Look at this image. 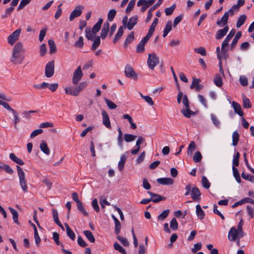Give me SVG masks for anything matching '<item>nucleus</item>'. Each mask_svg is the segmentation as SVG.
<instances>
[{"instance_id":"nucleus-1","label":"nucleus","mask_w":254,"mask_h":254,"mask_svg":"<svg viewBox=\"0 0 254 254\" xmlns=\"http://www.w3.org/2000/svg\"><path fill=\"white\" fill-rule=\"evenodd\" d=\"M243 224L244 221L241 218L238 224L237 229L235 227H233L230 229L228 235V238L230 241H235L237 239L239 240L244 236V233L243 230Z\"/></svg>"},{"instance_id":"nucleus-2","label":"nucleus","mask_w":254,"mask_h":254,"mask_svg":"<svg viewBox=\"0 0 254 254\" xmlns=\"http://www.w3.org/2000/svg\"><path fill=\"white\" fill-rule=\"evenodd\" d=\"M182 103L184 105V107L181 110V113L185 117L190 118L191 116L195 115V112L190 109L188 98L186 94H185L184 97L182 100Z\"/></svg>"},{"instance_id":"nucleus-3","label":"nucleus","mask_w":254,"mask_h":254,"mask_svg":"<svg viewBox=\"0 0 254 254\" xmlns=\"http://www.w3.org/2000/svg\"><path fill=\"white\" fill-rule=\"evenodd\" d=\"M18 176L19 180L20 185L24 192H26L28 191V187L27 181L25 177V174L22 168L19 166H16Z\"/></svg>"},{"instance_id":"nucleus-4","label":"nucleus","mask_w":254,"mask_h":254,"mask_svg":"<svg viewBox=\"0 0 254 254\" xmlns=\"http://www.w3.org/2000/svg\"><path fill=\"white\" fill-rule=\"evenodd\" d=\"M159 63V59L154 53L148 54L147 64L150 69H154L155 66L158 65Z\"/></svg>"},{"instance_id":"nucleus-5","label":"nucleus","mask_w":254,"mask_h":254,"mask_svg":"<svg viewBox=\"0 0 254 254\" xmlns=\"http://www.w3.org/2000/svg\"><path fill=\"white\" fill-rule=\"evenodd\" d=\"M21 32V29L20 28H18L11 34H10L7 37L8 43L11 46H12L14 43L18 39Z\"/></svg>"},{"instance_id":"nucleus-6","label":"nucleus","mask_w":254,"mask_h":254,"mask_svg":"<svg viewBox=\"0 0 254 254\" xmlns=\"http://www.w3.org/2000/svg\"><path fill=\"white\" fill-rule=\"evenodd\" d=\"M83 76L81 66H79L74 71L72 78V82L73 84H77Z\"/></svg>"},{"instance_id":"nucleus-7","label":"nucleus","mask_w":254,"mask_h":254,"mask_svg":"<svg viewBox=\"0 0 254 254\" xmlns=\"http://www.w3.org/2000/svg\"><path fill=\"white\" fill-rule=\"evenodd\" d=\"M54 61H50L45 66V76L48 78L52 77L54 74Z\"/></svg>"},{"instance_id":"nucleus-8","label":"nucleus","mask_w":254,"mask_h":254,"mask_svg":"<svg viewBox=\"0 0 254 254\" xmlns=\"http://www.w3.org/2000/svg\"><path fill=\"white\" fill-rule=\"evenodd\" d=\"M156 0H139L137 3L138 6H142L141 8V12L145 11L148 7L152 5Z\"/></svg>"},{"instance_id":"nucleus-9","label":"nucleus","mask_w":254,"mask_h":254,"mask_svg":"<svg viewBox=\"0 0 254 254\" xmlns=\"http://www.w3.org/2000/svg\"><path fill=\"white\" fill-rule=\"evenodd\" d=\"M125 74L126 77L133 79H136L137 75L132 67L129 64H127L125 68Z\"/></svg>"},{"instance_id":"nucleus-10","label":"nucleus","mask_w":254,"mask_h":254,"mask_svg":"<svg viewBox=\"0 0 254 254\" xmlns=\"http://www.w3.org/2000/svg\"><path fill=\"white\" fill-rule=\"evenodd\" d=\"M84 8L82 5H77L74 9L71 12L69 16V20L72 21L75 17L79 16L82 13V10Z\"/></svg>"},{"instance_id":"nucleus-11","label":"nucleus","mask_w":254,"mask_h":254,"mask_svg":"<svg viewBox=\"0 0 254 254\" xmlns=\"http://www.w3.org/2000/svg\"><path fill=\"white\" fill-rule=\"evenodd\" d=\"M24 59V56L19 53H12L10 61L14 64H21Z\"/></svg>"},{"instance_id":"nucleus-12","label":"nucleus","mask_w":254,"mask_h":254,"mask_svg":"<svg viewBox=\"0 0 254 254\" xmlns=\"http://www.w3.org/2000/svg\"><path fill=\"white\" fill-rule=\"evenodd\" d=\"M145 142V139L142 136H139L136 141L135 146L136 148L130 150V153L133 155L137 154L140 149V145Z\"/></svg>"},{"instance_id":"nucleus-13","label":"nucleus","mask_w":254,"mask_h":254,"mask_svg":"<svg viewBox=\"0 0 254 254\" xmlns=\"http://www.w3.org/2000/svg\"><path fill=\"white\" fill-rule=\"evenodd\" d=\"M190 195L193 201H199L200 200L201 192L198 188L196 187H193L191 191Z\"/></svg>"},{"instance_id":"nucleus-14","label":"nucleus","mask_w":254,"mask_h":254,"mask_svg":"<svg viewBox=\"0 0 254 254\" xmlns=\"http://www.w3.org/2000/svg\"><path fill=\"white\" fill-rule=\"evenodd\" d=\"M102 121L103 125L107 128L111 129V125L108 113L104 110L102 111Z\"/></svg>"},{"instance_id":"nucleus-15","label":"nucleus","mask_w":254,"mask_h":254,"mask_svg":"<svg viewBox=\"0 0 254 254\" xmlns=\"http://www.w3.org/2000/svg\"><path fill=\"white\" fill-rule=\"evenodd\" d=\"M149 40V38L145 36L139 42L136 47V52L138 53H141L144 51V46L147 41Z\"/></svg>"},{"instance_id":"nucleus-16","label":"nucleus","mask_w":254,"mask_h":254,"mask_svg":"<svg viewBox=\"0 0 254 254\" xmlns=\"http://www.w3.org/2000/svg\"><path fill=\"white\" fill-rule=\"evenodd\" d=\"M138 21V16L135 15L130 17L127 24V28L129 30H132Z\"/></svg>"},{"instance_id":"nucleus-17","label":"nucleus","mask_w":254,"mask_h":254,"mask_svg":"<svg viewBox=\"0 0 254 254\" xmlns=\"http://www.w3.org/2000/svg\"><path fill=\"white\" fill-rule=\"evenodd\" d=\"M148 193L151 196L152 198V201L154 203H157L161 200H165L166 198L158 194L154 193L151 191H148Z\"/></svg>"},{"instance_id":"nucleus-18","label":"nucleus","mask_w":254,"mask_h":254,"mask_svg":"<svg viewBox=\"0 0 254 254\" xmlns=\"http://www.w3.org/2000/svg\"><path fill=\"white\" fill-rule=\"evenodd\" d=\"M200 81V79L193 78L190 88H195L197 91H199L203 88V85L199 84Z\"/></svg>"},{"instance_id":"nucleus-19","label":"nucleus","mask_w":254,"mask_h":254,"mask_svg":"<svg viewBox=\"0 0 254 254\" xmlns=\"http://www.w3.org/2000/svg\"><path fill=\"white\" fill-rule=\"evenodd\" d=\"M228 26H225L223 29L219 30L216 33V39L219 40L222 39L228 32Z\"/></svg>"},{"instance_id":"nucleus-20","label":"nucleus","mask_w":254,"mask_h":254,"mask_svg":"<svg viewBox=\"0 0 254 254\" xmlns=\"http://www.w3.org/2000/svg\"><path fill=\"white\" fill-rule=\"evenodd\" d=\"M158 183L163 185H171L174 183L172 179L170 178H161L157 179Z\"/></svg>"},{"instance_id":"nucleus-21","label":"nucleus","mask_w":254,"mask_h":254,"mask_svg":"<svg viewBox=\"0 0 254 254\" xmlns=\"http://www.w3.org/2000/svg\"><path fill=\"white\" fill-rule=\"evenodd\" d=\"M232 105L236 113L238 114L241 117L244 115V113L241 106L239 103L233 101L232 102Z\"/></svg>"},{"instance_id":"nucleus-22","label":"nucleus","mask_w":254,"mask_h":254,"mask_svg":"<svg viewBox=\"0 0 254 254\" xmlns=\"http://www.w3.org/2000/svg\"><path fill=\"white\" fill-rule=\"evenodd\" d=\"M24 51V49L23 48V45L21 42L17 43L13 48L12 53H19L23 52Z\"/></svg>"},{"instance_id":"nucleus-23","label":"nucleus","mask_w":254,"mask_h":254,"mask_svg":"<svg viewBox=\"0 0 254 254\" xmlns=\"http://www.w3.org/2000/svg\"><path fill=\"white\" fill-rule=\"evenodd\" d=\"M228 14L227 13H225L220 19L219 18L217 19L216 22L217 25L219 26L221 24L222 25H226L228 23Z\"/></svg>"},{"instance_id":"nucleus-24","label":"nucleus","mask_w":254,"mask_h":254,"mask_svg":"<svg viewBox=\"0 0 254 254\" xmlns=\"http://www.w3.org/2000/svg\"><path fill=\"white\" fill-rule=\"evenodd\" d=\"M67 236L72 241L75 239V235L67 223L64 224Z\"/></svg>"},{"instance_id":"nucleus-25","label":"nucleus","mask_w":254,"mask_h":254,"mask_svg":"<svg viewBox=\"0 0 254 254\" xmlns=\"http://www.w3.org/2000/svg\"><path fill=\"white\" fill-rule=\"evenodd\" d=\"M127 157L126 154H123L121 155L120 160L118 163V169L120 171H122L124 169L125 163L127 160Z\"/></svg>"},{"instance_id":"nucleus-26","label":"nucleus","mask_w":254,"mask_h":254,"mask_svg":"<svg viewBox=\"0 0 254 254\" xmlns=\"http://www.w3.org/2000/svg\"><path fill=\"white\" fill-rule=\"evenodd\" d=\"M9 158L12 161L19 165H24V162L21 159L16 157L13 153H10Z\"/></svg>"},{"instance_id":"nucleus-27","label":"nucleus","mask_w":254,"mask_h":254,"mask_svg":"<svg viewBox=\"0 0 254 254\" xmlns=\"http://www.w3.org/2000/svg\"><path fill=\"white\" fill-rule=\"evenodd\" d=\"M242 36V33L241 31H238L235 37H234V38L233 39V41H232V42L231 44V50H233L235 46H236L237 43H238V40H239V39Z\"/></svg>"},{"instance_id":"nucleus-28","label":"nucleus","mask_w":254,"mask_h":254,"mask_svg":"<svg viewBox=\"0 0 254 254\" xmlns=\"http://www.w3.org/2000/svg\"><path fill=\"white\" fill-rule=\"evenodd\" d=\"M40 148L41 150L46 155H49L50 149L48 147L47 143L45 141H41V143L40 144Z\"/></svg>"},{"instance_id":"nucleus-29","label":"nucleus","mask_w":254,"mask_h":254,"mask_svg":"<svg viewBox=\"0 0 254 254\" xmlns=\"http://www.w3.org/2000/svg\"><path fill=\"white\" fill-rule=\"evenodd\" d=\"M124 33V27L120 26L113 40V43H116L122 36Z\"/></svg>"},{"instance_id":"nucleus-30","label":"nucleus","mask_w":254,"mask_h":254,"mask_svg":"<svg viewBox=\"0 0 254 254\" xmlns=\"http://www.w3.org/2000/svg\"><path fill=\"white\" fill-rule=\"evenodd\" d=\"M214 84L219 87L223 85V81L221 76L219 74H216L213 79Z\"/></svg>"},{"instance_id":"nucleus-31","label":"nucleus","mask_w":254,"mask_h":254,"mask_svg":"<svg viewBox=\"0 0 254 254\" xmlns=\"http://www.w3.org/2000/svg\"><path fill=\"white\" fill-rule=\"evenodd\" d=\"M196 213L198 217L200 219H203L204 217L205 214L201 206L199 204L196 205Z\"/></svg>"},{"instance_id":"nucleus-32","label":"nucleus","mask_w":254,"mask_h":254,"mask_svg":"<svg viewBox=\"0 0 254 254\" xmlns=\"http://www.w3.org/2000/svg\"><path fill=\"white\" fill-rule=\"evenodd\" d=\"M247 19V16L245 14H242L239 16L238 18V21L236 23V26L237 28L240 27L242 26L245 22H246Z\"/></svg>"},{"instance_id":"nucleus-33","label":"nucleus","mask_w":254,"mask_h":254,"mask_svg":"<svg viewBox=\"0 0 254 254\" xmlns=\"http://www.w3.org/2000/svg\"><path fill=\"white\" fill-rule=\"evenodd\" d=\"M8 209L12 214V219L14 222L18 224V213L17 211L11 207H9Z\"/></svg>"},{"instance_id":"nucleus-34","label":"nucleus","mask_w":254,"mask_h":254,"mask_svg":"<svg viewBox=\"0 0 254 254\" xmlns=\"http://www.w3.org/2000/svg\"><path fill=\"white\" fill-rule=\"evenodd\" d=\"M86 37V38L91 41H93L95 37L96 33H94L89 28L85 29Z\"/></svg>"},{"instance_id":"nucleus-35","label":"nucleus","mask_w":254,"mask_h":254,"mask_svg":"<svg viewBox=\"0 0 254 254\" xmlns=\"http://www.w3.org/2000/svg\"><path fill=\"white\" fill-rule=\"evenodd\" d=\"M83 233L89 242L91 243H94L95 242V237L91 231L89 230H85L83 231Z\"/></svg>"},{"instance_id":"nucleus-36","label":"nucleus","mask_w":254,"mask_h":254,"mask_svg":"<svg viewBox=\"0 0 254 254\" xmlns=\"http://www.w3.org/2000/svg\"><path fill=\"white\" fill-rule=\"evenodd\" d=\"M103 23L102 19L100 18L99 19L98 22L93 26L92 29V31L94 33H97L100 29L101 26Z\"/></svg>"},{"instance_id":"nucleus-37","label":"nucleus","mask_w":254,"mask_h":254,"mask_svg":"<svg viewBox=\"0 0 254 254\" xmlns=\"http://www.w3.org/2000/svg\"><path fill=\"white\" fill-rule=\"evenodd\" d=\"M170 213V210L167 209L164 210L160 214L157 216V219L159 221H163L165 220L168 216Z\"/></svg>"},{"instance_id":"nucleus-38","label":"nucleus","mask_w":254,"mask_h":254,"mask_svg":"<svg viewBox=\"0 0 254 254\" xmlns=\"http://www.w3.org/2000/svg\"><path fill=\"white\" fill-rule=\"evenodd\" d=\"M243 106L244 108L250 109L252 107L250 100L245 95L243 96Z\"/></svg>"},{"instance_id":"nucleus-39","label":"nucleus","mask_w":254,"mask_h":254,"mask_svg":"<svg viewBox=\"0 0 254 254\" xmlns=\"http://www.w3.org/2000/svg\"><path fill=\"white\" fill-rule=\"evenodd\" d=\"M48 44L49 45L50 53L53 54L56 53L57 51V47L54 41L52 39L49 40L48 41Z\"/></svg>"},{"instance_id":"nucleus-40","label":"nucleus","mask_w":254,"mask_h":254,"mask_svg":"<svg viewBox=\"0 0 254 254\" xmlns=\"http://www.w3.org/2000/svg\"><path fill=\"white\" fill-rule=\"evenodd\" d=\"M136 137L137 136L135 135L128 133H126L124 135L125 140L127 142H130L134 141L136 139Z\"/></svg>"},{"instance_id":"nucleus-41","label":"nucleus","mask_w":254,"mask_h":254,"mask_svg":"<svg viewBox=\"0 0 254 254\" xmlns=\"http://www.w3.org/2000/svg\"><path fill=\"white\" fill-rule=\"evenodd\" d=\"M232 139L233 143L232 144L233 146H236L237 145L239 140V134L237 131H235L233 133L232 135Z\"/></svg>"},{"instance_id":"nucleus-42","label":"nucleus","mask_w":254,"mask_h":254,"mask_svg":"<svg viewBox=\"0 0 254 254\" xmlns=\"http://www.w3.org/2000/svg\"><path fill=\"white\" fill-rule=\"evenodd\" d=\"M228 43L226 42L225 41H223L222 46H221V54L223 56H224V58L225 59L227 58V50L225 49V47L228 46Z\"/></svg>"},{"instance_id":"nucleus-43","label":"nucleus","mask_w":254,"mask_h":254,"mask_svg":"<svg viewBox=\"0 0 254 254\" xmlns=\"http://www.w3.org/2000/svg\"><path fill=\"white\" fill-rule=\"evenodd\" d=\"M210 117L214 125L217 128H219L220 127V123L217 117L213 114H211Z\"/></svg>"},{"instance_id":"nucleus-44","label":"nucleus","mask_w":254,"mask_h":254,"mask_svg":"<svg viewBox=\"0 0 254 254\" xmlns=\"http://www.w3.org/2000/svg\"><path fill=\"white\" fill-rule=\"evenodd\" d=\"M134 38V33L133 32H131L126 38L124 43V46L127 47L128 45L133 40Z\"/></svg>"},{"instance_id":"nucleus-45","label":"nucleus","mask_w":254,"mask_h":254,"mask_svg":"<svg viewBox=\"0 0 254 254\" xmlns=\"http://www.w3.org/2000/svg\"><path fill=\"white\" fill-rule=\"evenodd\" d=\"M233 173L234 177L236 179L237 182L238 183H240L241 181V177H240L238 170L234 166H233Z\"/></svg>"},{"instance_id":"nucleus-46","label":"nucleus","mask_w":254,"mask_h":254,"mask_svg":"<svg viewBox=\"0 0 254 254\" xmlns=\"http://www.w3.org/2000/svg\"><path fill=\"white\" fill-rule=\"evenodd\" d=\"M77 207L78 210L80 211L84 216H88V213L84 208L81 201L77 203Z\"/></svg>"},{"instance_id":"nucleus-47","label":"nucleus","mask_w":254,"mask_h":254,"mask_svg":"<svg viewBox=\"0 0 254 254\" xmlns=\"http://www.w3.org/2000/svg\"><path fill=\"white\" fill-rule=\"evenodd\" d=\"M116 13H117V11L114 9H111L108 12L107 17H108V19L109 21L111 22L114 20L115 16H116Z\"/></svg>"},{"instance_id":"nucleus-48","label":"nucleus","mask_w":254,"mask_h":254,"mask_svg":"<svg viewBox=\"0 0 254 254\" xmlns=\"http://www.w3.org/2000/svg\"><path fill=\"white\" fill-rule=\"evenodd\" d=\"M170 228L173 231H176L178 228V223L175 218L172 219L170 222Z\"/></svg>"},{"instance_id":"nucleus-49","label":"nucleus","mask_w":254,"mask_h":254,"mask_svg":"<svg viewBox=\"0 0 254 254\" xmlns=\"http://www.w3.org/2000/svg\"><path fill=\"white\" fill-rule=\"evenodd\" d=\"M100 38L99 36H97L95 39L92 47H91V50L93 51L95 50L97 47L100 45Z\"/></svg>"},{"instance_id":"nucleus-50","label":"nucleus","mask_w":254,"mask_h":254,"mask_svg":"<svg viewBox=\"0 0 254 254\" xmlns=\"http://www.w3.org/2000/svg\"><path fill=\"white\" fill-rule=\"evenodd\" d=\"M141 97L149 105L152 106L154 105V102L152 98L148 95H143L141 93H139Z\"/></svg>"},{"instance_id":"nucleus-51","label":"nucleus","mask_w":254,"mask_h":254,"mask_svg":"<svg viewBox=\"0 0 254 254\" xmlns=\"http://www.w3.org/2000/svg\"><path fill=\"white\" fill-rule=\"evenodd\" d=\"M194 51L195 53L199 54L203 56H205L207 55L206 50L203 47H200L199 48H194Z\"/></svg>"},{"instance_id":"nucleus-52","label":"nucleus","mask_w":254,"mask_h":254,"mask_svg":"<svg viewBox=\"0 0 254 254\" xmlns=\"http://www.w3.org/2000/svg\"><path fill=\"white\" fill-rule=\"evenodd\" d=\"M114 249L122 253V254H127L125 249H124L118 243H115L114 244Z\"/></svg>"},{"instance_id":"nucleus-53","label":"nucleus","mask_w":254,"mask_h":254,"mask_svg":"<svg viewBox=\"0 0 254 254\" xmlns=\"http://www.w3.org/2000/svg\"><path fill=\"white\" fill-rule=\"evenodd\" d=\"M176 5L175 4H173L171 6L167 7L165 9V12L166 15L169 16L171 15L175 9L176 8Z\"/></svg>"},{"instance_id":"nucleus-54","label":"nucleus","mask_w":254,"mask_h":254,"mask_svg":"<svg viewBox=\"0 0 254 254\" xmlns=\"http://www.w3.org/2000/svg\"><path fill=\"white\" fill-rule=\"evenodd\" d=\"M49 83L47 82H44L40 84H34L33 85V87L35 89H44L46 88H49Z\"/></svg>"},{"instance_id":"nucleus-55","label":"nucleus","mask_w":254,"mask_h":254,"mask_svg":"<svg viewBox=\"0 0 254 254\" xmlns=\"http://www.w3.org/2000/svg\"><path fill=\"white\" fill-rule=\"evenodd\" d=\"M241 175L244 179L248 180L252 183L254 182V176L246 174L244 172H242Z\"/></svg>"},{"instance_id":"nucleus-56","label":"nucleus","mask_w":254,"mask_h":254,"mask_svg":"<svg viewBox=\"0 0 254 254\" xmlns=\"http://www.w3.org/2000/svg\"><path fill=\"white\" fill-rule=\"evenodd\" d=\"M201 183L202 186L205 189H208L210 188V184L205 176L202 177Z\"/></svg>"},{"instance_id":"nucleus-57","label":"nucleus","mask_w":254,"mask_h":254,"mask_svg":"<svg viewBox=\"0 0 254 254\" xmlns=\"http://www.w3.org/2000/svg\"><path fill=\"white\" fill-rule=\"evenodd\" d=\"M105 102L110 109H115L117 108V105L113 103L112 101L108 99H105Z\"/></svg>"},{"instance_id":"nucleus-58","label":"nucleus","mask_w":254,"mask_h":254,"mask_svg":"<svg viewBox=\"0 0 254 254\" xmlns=\"http://www.w3.org/2000/svg\"><path fill=\"white\" fill-rule=\"evenodd\" d=\"M157 25L152 23L151 26H150V28H149V29L148 30V32L147 34V35L145 36H146L147 38H150V37L152 36V35H153L154 31H155V27Z\"/></svg>"},{"instance_id":"nucleus-59","label":"nucleus","mask_w":254,"mask_h":254,"mask_svg":"<svg viewBox=\"0 0 254 254\" xmlns=\"http://www.w3.org/2000/svg\"><path fill=\"white\" fill-rule=\"evenodd\" d=\"M202 159V155L199 151H197L193 156V160L195 163H198L201 161Z\"/></svg>"},{"instance_id":"nucleus-60","label":"nucleus","mask_w":254,"mask_h":254,"mask_svg":"<svg viewBox=\"0 0 254 254\" xmlns=\"http://www.w3.org/2000/svg\"><path fill=\"white\" fill-rule=\"evenodd\" d=\"M146 153L145 151H143L141 154L137 157L136 159V163L139 164L143 162L145 157Z\"/></svg>"},{"instance_id":"nucleus-61","label":"nucleus","mask_w":254,"mask_h":254,"mask_svg":"<svg viewBox=\"0 0 254 254\" xmlns=\"http://www.w3.org/2000/svg\"><path fill=\"white\" fill-rule=\"evenodd\" d=\"M135 5V2L134 0H130L128 2L127 6L126 9V13H128L130 12L133 8Z\"/></svg>"},{"instance_id":"nucleus-62","label":"nucleus","mask_w":254,"mask_h":254,"mask_svg":"<svg viewBox=\"0 0 254 254\" xmlns=\"http://www.w3.org/2000/svg\"><path fill=\"white\" fill-rule=\"evenodd\" d=\"M195 144L194 141H191L188 148V154L189 155L192 154V152L193 151L195 148Z\"/></svg>"},{"instance_id":"nucleus-63","label":"nucleus","mask_w":254,"mask_h":254,"mask_svg":"<svg viewBox=\"0 0 254 254\" xmlns=\"http://www.w3.org/2000/svg\"><path fill=\"white\" fill-rule=\"evenodd\" d=\"M31 0H21L18 6V10L23 9Z\"/></svg>"},{"instance_id":"nucleus-64","label":"nucleus","mask_w":254,"mask_h":254,"mask_svg":"<svg viewBox=\"0 0 254 254\" xmlns=\"http://www.w3.org/2000/svg\"><path fill=\"white\" fill-rule=\"evenodd\" d=\"M92 206L96 212H99L100 211V208L98 204V200L96 198L93 200L92 202Z\"/></svg>"}]
</instances>
